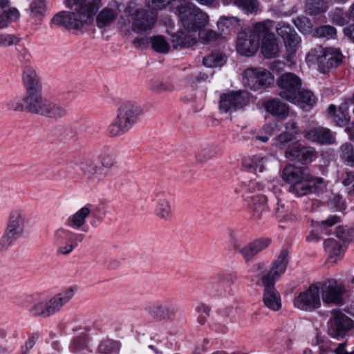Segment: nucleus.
I'll list each match as a JSON object with an SVG mask.
<instances>
[{"mask_svg":"<svg viewBox=\"0 0 354 354\" xmlns=\"http://www.w3.org/2000/svg\"><path fill=\"white\" fill-rule=\"evenodd\" d=\"M274 215L281 222L292 223L297 218V208L291 203H283L281 200H278L274 209Z\"/></svg>","mask_w":354,"mask_h":354,"instance_id":"7c9ffc66","label":"nucleus"},{"mask_svg":"<svg viewBox=\"0 0 354 354\" xmlns=\"http://www.w3.org/2000/svg\"><path fill=\"white\" fill-rule=\"evenodd\" d=\"M196 310L198 314L197 320L201 324H204L209 315V308L205 304H199Z\"/></svg>","mask_w":354,"mask_h":354,"instance_id":"bf43d9fd","label":"nucleus"},{"mask_svg":"<svg viewBox=\"0 0 354 354\" xmlns=\"http://www.w3.org/2000/svg\"><path fill=\"white\" fill-rule=\"evenodd\" d=\"M332 20L336 24L343 26L348 21L349 17L344 15L342 10H337L333 14Z\"/></svg>","mask_w":354,"mask_h":354,"instance_id":"e2e57ef3","label":"nucleus"},{"mask_svg":"<svg viewBox=\"0 0 354 354\" xmlns=\"http://www.w3.org/2000/svg\"><path fill=\"white\" fill-rule=\"evenodd\" d=\"M84 239L83 234L59 227L53 232L52 243L56 247L57 254L68 256L83 241Z\"/></svg>","mask_w":354,"mask_h":354,"instance_id":"1a4fd4ad","label":"nucleus"},{"mask_svg":"<svg viewBox=\"0 0 354 354\" xmlns=\"http://www.w3.org/2000/svg\"><path fill=\"white\" fill-rule=\"evenodd\" d=\"M354 328V321L339 309L330 311L327 324L328 335L333 338H344L347 333Z\"/></svg>","mask_w":354,"mask_h":354,"instance_id":"9b49d317","label":"nucleus"},{"mask_svg":"<svg viewBox=\"0 0 354 354\" xmlns=\"http://www.w3.org/2000/svg\"><path fill=\"white\" fill-rule=\"evenodd\" d=\"M340 157L348 165L354 167V149L349 143L344 144L340 148Z\"/></svg>","mask_w":354,"mask_h":354,"instance_id":"37998d69","label":"nucleus"},{"mask_svg":"<svg viewBox=\"0 0 354 354\" xmlns=\"http://www.w3.org/2000/svg\"><path fill=\"white\" fill-rule=\"evenodd\" d=\"M198 37L203 44H207L216 41L218 37V34L212 30H201L200 29L197 32V38Z\"/></svg>","mask_w":354,"mask_h":354,"instance_id":"603ef678","label":"nucleus"},{"mask_svg":"<svg viewBox=\"0 0 354 354\" xmlns=\"http://www.w3.org/2000/svg\"><path fill=\"white\" fill-rule=\"evenodd\" d=\"M68 113V109L65 104L59 102H53L49 100L44 116L58 119L66 116Z\"/></svg>","mask_w":354,"mask_h":354,"instance_id":"c9c22d12","label":"nucleus"},{"mask_svg":"<svg viewBox=\"0 0 354 354\" xmlns=\"http://www.w3.org/2000/svg\"><path fill=\"white\" fill-rule=\"evenodd\" d=\"M293 21L295 26L303 33L310 32L313 30V24L308 17H299L294 19Z\"/></svg>","mask_w":354,"mask_h":354,"instance_id":"8fccbe9b","label":"nucleus"},{"mask_svg":"<svg viewBox=\"0 0 354 354\" xmlns=\"http://www.w3.org/2000/svg\"><path fill=\"white\" fill-rule=\"evenodd\" d=\"M298 106L305 108L306 106H313L315 103V97L313 93L307 90L300 91L295 95V100L290 101Z\"/></svg>","mask_w":354,"mask_h":354,"instance_id":"58836bf2","label":"nucleus"},{"mask_svg":"<svg viewBox=\"0 0 354 354\" xmlns=\"http://www.w3.org/2000/svg\"><path fill=\"white\" fill-rule=\"evenodd\" d=\"M19 239L6 230L0 237V252L7 251Z\"/></svg>","mask_w":354,"mask_h":354,"instance_id":"de8ad7c7","label":"nucleus"},{"mask_svg":"<svg viewBox=\"0 0 354 354\" xmlns=\"http://www.w3.org/2000/svg\"><path fill=\"white\" fill-rule=\"evenodd\" d=\"M6 105L8 109L13 111H22L26 110V97L10 100L6 102Z\"/></svg>","mask_w":354,"mask_h":354,"instance_id":"6e6d98bb","label":"nucleus"},{"mask_svg":"<svg viewBox=\"0 0 354 354\" xmlns=\"http://www.w3.org/2000/svg\"><path fill=\"white\" fill-rule=\"evenodd\" d=\"M28 12L30 16L37 21H40L45 16L46 5L44 0H33L29 6Z\"/></svg>","mask_w":354,"mask_h":354,"instance_id":"e433bc0d","label":"nucleus"},{"mask_svg":"<svg viewBox=\"0 0 354 354\" xmlns=\"http://www.w3.org/2000/svg\"><path fill=\"white\" fill-rule=\"evenodd\" d=\"M263 188L262 183L251 180L243 194V201L250 211L251 218L256 222L261 221L267 212V197L259 193Z\"/></svg>","mask_w":354,"mask_h":354,"instance_id":"39448f33","label":"nucleus"},{"mask_svg":"<svg viewBox=\"0 0 354 354\" xmlns=\"http://www.w3.org/2000/svg\"><path fill=\"white\" fill-rule=\"evenodd\" d=\"M117 16L115 10L105 8L100 12L97 17V25L100 28L109 26L116 19Z\"/></svg>","mask_w":354,"mask_h":354,"instance_id":"4c0bfd02","label":"nucleus"},{"mask_svg":"<svg viewBox=\"0 0 354 354\" xmlns=\"http://www.w3.org/2000/svg\"><path fill=\"white\" fill-rule=\"evenodd\" d=\"M293 134L288 132L281 133L275 140V145L279 149H283L286 143L293 140Z\"/></svg>","mask_w":354,"mask_h":354,"instance_id":"680f3d73","label":"nucleus"},{"mask_svg":"<svg viewBox=\"0 0 354 354\" xmlns=\"http://www.w3.org/2000/svg\"><path fill=\"white\" fill-rule=\"evenodd\" d=\"M29 310L35 316L48 317L47 297H41L36 299Z\"/></svg>","mask_w":354,"mask_h":354,"instance_id":"ea45409f","label":"nucleus"},{"mask_svg":"<svg viewBox=\"0 0 354 354\" xmlns=\"http://www.w3.org/2000/svg\"><path fill=\"white\" fill-rule=\"evenodd\" d=\"M101 0H65L68 8L75 6L74 12H62L53 18L54 24L71 29H80L93 21Z\"/></svg>","mask_w":354,"mask_h":354,"instance_id":"f03ea898","label":"nucleus"},{"mask_svg":"<svg viewBox=\"0 0 354 354\" xmlns=\"http://www.w3.org/2000/svg\"><path fill=\"white\" fill-rule=\"evenodd\" d=\"M328 114L338 126H342L349 120V115L346 104L341 105L338 109L333 104H330L328 109Z\"/></svg>","mask_w":354,"mask_h":354,"instance_id":"f704fd0d","label":"nucleus"},{"mask_svg":"<svg viewBox=\"0 0 354 354\" xmlns=\"http://www.w3.org/2000/svg\"><path fill=\"white\" fill-rule=\"evenodd\" d=\"M336 29L331 26L326 25L317 28L315 32L317 37L325 38L326 39H334L336 36Z\"/></svg>","mask_w":354,"mask_h":354,"instance_id":"09e8293b","label":"nucleus"},{"mask_svg":"<svg viewBox=\"0 0 354 354\" xmlns=\"http://www.w3.org/2000/svg\"><path fill=\"white\" fill-rule=\"evenodd\" d=\"M277 84L281 88L279 95L288 100H295V95L301 88V81L299 77L292 73L283 74L278 80Z\"/></svg>","mask_w":354,"mask_h":354,"instance_id":"dca6fc26","label":"nucleus"},{"mask_svg":"<svg viewBox=\"0 0 354 354\" xmlns=\"http://www.w3.org/2000/svg\"><path fill=\"white\" fill-rule=\"evenodd\" d=\"M285 156L291 161L308 164L313 160L316 156V151L311 147L304 146L297 142L286 150Z\"/></svg>","mask_w":354,"mask_h":354,"instance_id":"aec40b11","label":"nucleus"},{"mask_svg":"<svg viewBox=\"0 0 354 354\" xmlns=\"http://www.w3.org/2000/svg\"><path fill=\"white\" fill-rule=\"evenodd\" d=\"M98 164L104 171V169H110L115 165V157L112 152L104 151L100 153L98 158Z\"/></svg>","mask_w":354,"mask_h":354,"instance_id":"49530a36","label":"nucleus"},{"mask_svg":"<svg viewBox=\"0 0 354 354\" xmlns=\"http://www.w3.org/2000/svg\"><path fill=\"white\" fill-rule=\"evenodd\" d=\"M294 305L301 310L308 312L319 308L322 300L317 283L311 284L308 289L299 293L294 299Z\"/></svg>","mask_w":354,"mask_h":354,"instance_id":"ddd939ff","label":"nucleus"},{"mask_svg":"<svg viewBox=\"0 0 354 354\" xmlns=\"http://www.w3.org/2000/svg\"><path fill=\"white\" fill-rule=\"evenodd\" d=\"M207 77V75H205V74H199L196 77H187L186 78V82L190 86L195 88L197 86L198 82L201 80H205Z\"/></svg>","mask_w":354,"mask_h":354,"instance_id":"0e129e2a","label":"nucleus"},{"mask_svg":"<svg viewBox=\"0 0 354 354\" xmlns=\"http://www.w3.org/2000/svg\"><path fill=\"white\" fill-rule=\"evenodd\" d=\"M80 170L84 176L85 183L90 186H96L106 176L98 162L92 159H84L80 165Z\"/></svg>","mask_w":354,"mask_h":354,"instance_id":"f3484780","label":"nucleus"},{"mask_svg":"<svg viewBox=\"0 0 354 354\" xmlns=\"http://www.w3.org/2000/svg\"><path fill=\"white\" fill-rule=\"evenodd\" d=\"M183 28L172 35L174 48H188L197 42V32L208 23V16L195 5L183 10L179 16Z\"/></svg>","mask_w":354,"mask_h":354,"instance_id":"f257e3e1","label":"nucleus"},{"mask_svg":"<svg viewBox=\"0 0 354 354\" xmlns=\"http://www.w3.org/2000/svg\"><path fill=\"white\" fill-rule=\"evenodd\" d=\"M268 163V159L262 154H255L243 160V165L245 168L253 173L263 172Z\"/></svg>","mask_w":354,"mask_h":354,"instance_id":"2f4dec72","label":"nucleus"},{"mask_svg":"<svg viewBox=\"0 0 354 354\" xmlns=\"http://www.w3.org/2000/svg\"><path fill=\"white\" fill-rule=\"evenodd\" d=\"M26 110L32 113L44 116L49 100L41 95V92L26 95Z\"/></svg>","mask_w":354,"mask_h":354,"instance_id":"cd10ccee","label":"nucleus"},{"mask_svg":"<svg viewBox=\"0 0 354 354\" xmlns=\"http://www.w3.org/2000/svg\"><path fill=\"white\" fill-rule=\"evenodd\" d=\"M239 19L234 17H222L218 21V27L222 32H225L224 26L229 29L233 25L238 24Z\"/></svg>","mask_w":354,"mask_h":354,"instance_id":"13d9d810","label":"nucleus"},{"mask_svg":"<svg viewBox=\"0 0 354 354\" xmlns=\"http://www.w3.org/2000/svg\"><path fill=\"white\" fill-rule=\"evenodd\" d=\"M226 62V57L220 53H212L203 59L204 66L209 68L222 66Z\"/></svg>","mask_w":354,"mask_h":354,"instance_id":"79ce46f5","label":"nucleus"},{"mask_svg":"<svg viewBox=\"0 0 354 354\" xmlns=\"http://www.w3.org/2000/svg\"><path fill=\"white\" fill-rule=\"evenodd\" d=\"M249 102L250 93L248 91H231L221 95L219 107L221 111L227 113L242 109Z\"/></svg>","mask_w":354,"mask_h":354,"instance_id":"2eb2a0df","label":"nucleus"},{"mask_svg":"<svg viewBox=\"0 0 354 354\" xmlns=\"http://www.w3.org/2000/svg\"><path fill=\"white\" fill-rule=\"evenodd\" d=\"M93 208L92 204H86L68 218L66 222V225L75 230H82L86 225V218L90 216Z\"/></svg>","mask_w":354,"mask_h":354,"instance_id":"a878e982","label":"nucleus"},{"mask_svg":"<svg viewBox=\"0 0 354 354\" xmlns=\"http://www.w3.org/2000/svg\"><path fill=\"white\" fill-rule=\"evenodd\" d=\"M283 41L287 51H288L290 53H294L297 50L301 39L298 35L295 32L294 35H292L291 37H288Z\"/></svg>","mask_w":354,"mask_h":354,"instance_id":"5fc2aeb1","label":"nucleus"},{"mask_svg":"<svg viewBox=\"0 0 354 354\" xmlns=\"http://www.w3.org/2000/svg\"><path fill=\"white\" fill-rule=\"evenodd\" d=\"M194 4L186 0H148L147 7L156 15L157 12L168 6L169 9L178 16L183 10H187Z\"/></svg>","mask_w":354,"mask_h":354,"instance_id":"412c9836","label":"nucleus"},{"mask_svg":"<svg viewBox=\"0 0 354 354\" xmlns=\"http://www.w3.org/2000/svg\"><path fill=\"white\" fill-rule=\"evenodd\" d=\"M150 88L156 93H162L172 92L174 91L175 87L169 82L155 80L150 83Z\"/></svg>","mask_w":354,"mask_h":354,"instance_id":"a18cd8bd","label":"nucleus"},{"mask_svg":"<svg viewBox=\"0 0 354 354\" xmlns=\"http://www.w3.org/2000/svg\"><path fill=\"white\" fill-rule=\"evenodd\" d=\"M207 77V75H205V74H199L196 77H187L186 78V82L190 86L195 88L197 86L198 82L201 80H205Z\"/></svg>","mask_w":354,"mask_h":354,"instance_id":"69168bd1","label":"nucleus"},{"mask_svg":"<svg viewBox=\"0 0 354 354\" xmlns=\"http://www.w3.org/2000/svg\"><path fill=\"white\" fill-rule=\"evenodd\" d=\"M151 46L153 49L160 53H167L170 45L162 36L158 35L151 38Z\"/></svg>","mask_w":354,"mask_h":354,"instance_id":"c03bdc74","label":"nucleus"},{"mask_svg":"<svg viewBox=\"0 0 354 354\" xmlns=\"http://www.w3.org/2000/svg\"><path fill=\"white\" fill-rule=\"evenodd\" d=\"M234 3L246 15L257 14L259 8L257 0H234Z\"/></svg>","mask_w":354,"mask_h":354,"instance_id":"a19ab883","label":"nucleus"},{"mask_svg":"<svg viewBox=\"0 0 354 354\" xmlns=\"http://www.w3.org/2000/svg\"><path fill=\"white\" fill-rule=\"evenodd\" d=\"M277 34L283 38V41L295 33V30L288 24H279L277 28Z\"/></svg>","mask_w":354,"mask_h":354,"instance_id":"052dcab7","label":"nucleus"},{"mask_svg":"<svg viewBox=\"0 0 354 354\" xmlns=\"http://www.w3.org/2000/svg\"><path fill=\"white\" fill-rule=\"evenodd\" d=\"M23 81L26 88V95L41 92L42 86L36 71L31 67L24 68Z\"/></svg>","mask_w":354,"mask_h":354,"instance_id":"c756f323","label":"nucleus"},{"mask_svg":"<svg viewBox=\"0 0 354 354\" xmlns=\"http://www.w3.org/2000/svg\"><path fill=\"white\" fill-rule=\"evenodd\" d=\"M286 132L293 134V137L299 133V128L296 122L293 120L288 121L286 124Z\"/></svg>","mask_w":354,"mask_h":354,"instance_id":"338daca9","label":"nucleus"},{"mask_svg":"<svg viewBox=\"0 0 354 354\" xmlns=\"http://www.w3.org/2000/svg\"><path fill=\"white\" fill-rule=\"evenodd\" d=\"M77 288L71 286L65 288L51 298H47L48 315L50 316L59 311L74 297Z\"/></svg>","mask_w":354,"mask_h":354,"instance_id":"4be33fe9","label":"nucleus"},{"mask_svg":"<svg viewBox=\"0 0 354 354\" xmlns=\"http://www.w3.org/2000/svg\"><path fill=\"white\" fill-rule=\"evenodd\" d=\"M328 6L322 0H313L308 7V12L310 15H317L326 12Z\"/></svg>","mask_w":354,"mask_h":354,"instance_id":"864d4df0","label":"nucleus"},{"mask_svg":"<svg viewBox=\"0 0 354 354\" xmlns=\"http://www.w3.org/2000/svg\"><path fill=\"white\" fill-rule=\"evenodd\" d=\"M304 137L313 142L321 144H333L335 138L328 129L322 127L310 128L304 132Z\"/></svg>","mask_w":354,"mask_h":354,"instance_id":"bb28decb","label":"nucleus"},{"mask_svg":"<svg viewBox=\"0 0 354 354\" xmlns=\"http://www.w3.org/2000/svg\"><path fill=\"white\" fill-rule=\"evenodd\" d=\"M282 176L290 185L289 191L298 197L319 192L325 187L323 178L313 176L306 167L287 165Z\"/></svg>","mask_w":354,"mask_h":354,"instance_id":"7ed1b4c3","label":"nucleus"},{"mask_svg":"<svg viewBox=\"0 0 354 354\" xmlns=\"http://www.w3.org/2000/svg\"><path fill=\"white\" fill-rule=\"evenodd\" d=\"M343 55L339 48L319 46L312 49L306 55L309 62L317 64L318 70L326 73L337 68L342 62Z\"/></svg>","mask_w":354,"mask_h":354,"instance_id":"423d86ee","label":"nucleus"},{"mask_svg":"<svg viewBox=\"0 0 354 354\" xmlns=\"http://www.w3.org/2000/svg\"><path fill=\"white\" fill-rule=\"evenodd\" d=\"M19 17V12L17 8H12L8 13L0 14V29L6 27L10 21L16 20Z\"/></svg>","mask_w":354,"mask_h":354,"instance_id":"3c124183","label":"nucleus"},{"mask_svg":"<svg viewBox=\"0 0 354 354\" xmlns=\"http://www.w3.org/2000/svg\"><path fill=\"white\" fill-rule=\"evenodd\" d=\"M339 221V218L337 216L333 215L330 216L328 218L321 222L320 226L324 229H326L328 226H332Z\"/></svg>","mask_w":354,"mask_h":354,"instance_id":"774afa93","label":"nucleus"},{"mask_svg":"<svg viewBox=\"0 0 354 354\" xmlns=\"http://www.w3.org/2000/svg\"><path fill=\"white\" fill-rule=\"evenodd\" d=\"M26 226L25 212L21 209H13L8 214L4 230L20 239L25 234Z\"/></svg>","mask_w":354,"mask_h":354,"instance_id":"a211bd4d","label":"nucleus"},{"mask_svg":"<svg viewBox=\"0 0 354 354\" xmlns=\"http://www.w3.org/2000/svg\"><path fill=\"white\" fill-rule=\"evenodd\" d=\"M273 28L272 21L257 23L249 34H241L237 40L236 49L239 53L248 57L253 55L259 48L261 35Z\"/></svg>","mask_w":354,"mask_h":354,"instance_id":"0eeeda50","label":"nucleus"},{"mask_svg":"<svg viewBox=\"0 0 354 354\" xmlns=\"http://www.w3.org/2000/svg\"><path fill=\"white\" fill-rule=\"evenodd\" d=\"M264 287L263 301L264 305L273 311H278L281 308V299L279 292L274 288V284H261L260 281L256 283Z\"/></svg>","mask_w":354,"mask_h":354,"instance_id":"393cba45","label":"nucleus"},{"mask_svg":"<svg viewBox=\"0 0 354 354\" xmlns=\"http://www.w3.org/2000/svg\"><path fill=\"white\" fill-rule=\"evenodd\" d=\"M228 234L232 249L241 254L247 262L251 261L255 256L268 248L272 243L270 238H260L241 246V241L234 230H229Z\"/></svg>","mask_w":354,"mask_h":354,"instance_id":"6e6552de","label":"nucleus"},{"mask_svg":"<svg viewBox=\"0 0 354 354\" xmlns=\"http://www.w3.org/2000/svg\"><path fill=\"white\" fill-rule=\"evenodd\" d=\"M324 248L328 254V263L335 264L342 259V247L337 240L332 238L325 240Z\"/></svg>","mask_w":354,"mask_h":354,"instance_id":"473e14b6","label":"nucleus"},{"mask_svg":"<svg viewBox=\"0 0 354 354\" xmlns=\"http://www.w3.org/2000/svg\"><path fill=\"white\" fill-rule=\"evenodd\" d=\"M261 53L265 58L271 59L277 57L279 55V46L277 39L273 33L268 31L263 35H261Z\"/></svg>","mask_w":354,"mask_h":354,"instance_id":"c85d7f7f","label":"nucleus"},{"mask_svg":"<svg viewBox=\"0 0 354 354\" xmlns=\"http://www.w3.org/2000/svg\"><path fill=\"white\" fill-rule=\"evenodd\" d=\"M273 76L263 68H248L244 71L243 82L246 86L254 91L266 88L272 84Z\"/></svg>","mask_w":354,"mask_h":354,"instance_id":"f8f14e48","label":"nucleus"},{"mask_svg":"<svg viewBox=\"0 0 354 354\" xmlns=\"http://www.w3.org/2000/svg\"><path fill=\"white\" fill-rule=\"evenodd\" d=\"M153 201L156 203L155 214L160 219L169 221L173 218L171 205L167 196L162 192L154 194Z\"/></svg>","mask_w":354,"mask_h":354,"instance_id":"5701e85b","label":"nucleus"},{"mask_svg":"<svg viewBox=\"0 0 354 354\" xmlns=\"http://www.w3.org/2000/svg\"><path fill=\"white\" fill-rule=\"evenodd\" d=\"M264 106L268 113L279 118L284 119L288 115V107L279 100H268Z\"/></svg>","mask_w":354,"mask_h":354,"instance_id":"72a5a7b5","label":"nucleus"},{"mask_svg":"<svg viewBox=\"0 0 354 354\" xmlns=\"http://www.w3.org/2000/svg\"><path fill=\"white\" fill-rule=\"evenodd\" d=\"M142 110L136 102L127 101L122 103L118 110L116 118L107 127V133L110 137L115 138L127 133L137 122Z\"/></svg>","mask_w":354,"mask_h":354,"instance_id":"20e7f679","label":"nucleus"},{"mask_svg":"<svg viewBox=\"0 0 354 354\" xmlns=\"http://www.w3.org/2000/svg\"><path fill=\"white\" fill-rule=\"evenodd\" d=\"M288 253L287 249H282L277 258L272 263L270 270L258 275V281L261 284H274L284 274L288 263Z\"/></svg>","mask_w":354,"mask_h":354,"instance_id":"4468645a","label":"nucleus"},{"mask_svg":"<svg viewBox=\"0 0 354 354\" xmlns=\"http://www.w3.org/2000/svg\"><path fill=\"white\" fill-rule=\"evenodd\" d=\"M321 300L326 305L342 306L346 292L344 285L335 279L317 282Z\"/></svg>","mask_w":354,"mask_h":354,"instance_id":"9d476101","label":"nucleus"},{"mask_svg":"<svg viewBox=\"0 0 354 354\" xmlns=\"http://www.w3.org/2000/svg\"><path fill=\"white\" fill-rule=\"evenodd\" d=\"M149 313L159 319L171 317L177 312V306L173 300H164L149 307Z\"/></svg>","mask_w":354,"mask_h":354,"instance_id":"b1692460","label":"nucleus"},{"mask_svg":"<svg viewBox=\"0 0 354 354\" xmlns=\"http://www.w3.org/2000/svg\"><path fill=\"white\" fill-rule=\"evenodd\" d=\"M132 30L140 32L151 30L156 22V15L146 9H138L131 15Z\"/></svg>","mask_w":354,"mask_h":354,"instance_id":"6ab92c4d","label":"nucleus"},{"mask_svg":"<svg viewBox=\"0 0 354 354\" xmlns=\"http://www.w3.org/2000/svg\"><path fill=\"white\" fill-rule=\"evenodd\" d=\"M19 42V38L13 35L6 33L0 34V47L10 46L17 44Z\"/></svg>","mask_w":354,"mask_h":354,"instance_id":"4d7b16f0","label":"nucleus"}]
</instances>
